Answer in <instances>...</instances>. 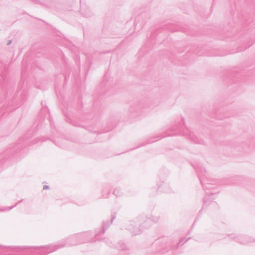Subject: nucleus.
Segmentation results:
<instances>
[{
  "mask_svg": "<svg viewBox=\"0 0 255 255\" xmlns=\"http://www.w3.org/2000/svg\"><path fill=\"white\" fill-rule=\"evenodd\" d=\"M236 241L242 244H246L250 242L247 240V238L244 236H239L236 239Z\"/></svg>",
  "mask_w": 255,
  "mask_h": 255,
  "instance_id": "obj_2",
  "label": "nucleus"
},
{
  "mask_svg": "<svg viewBox=\"0 0 255 255\" xmlns=\"http://www.w3.org/2000/svg\"><path fill=\"white\" fill-rule=\"evenodd\" d=\"M194 134L193 133H190V135H189L188 137L191 138L192 140H194Z\"/></svg>",
  "mask_w": 255,
  "mask_h": 255,
  "instance_id": "obj_5",
  "label": "nucleus"
},
{
  "mask_svg": "<svg viewBox=\"0 0 255 255\" xmlns=\"http://www.w3.org/2000/svg\"><path fill=\"white\" fill-rule=\"evenodd\" d=\"M83 236V235L80 234L75 235L68 239V245H75L78 243H81L82 242L77 241L79 239L81 238Z\"/></svg>",
  "mask_w": 255,
  "mask_h": 255,
  "instance_id": "obj_1",
  "label": "nucleus"
},
{
  "mask_svg": "<svg viewBox=\"0 0 255 255\" xmlns=\"http://www.w3.org/2000/svg\"><path fill=\"white\" fill-rule=\"evenodd\" d=\"M154 142V140L151 141L150 142Z\"/></svg>",
  "mask_w": 255,
  "mask_h": 255,
  "instance_id": "obj_8",
  "label": "nucleus"
},
{
  "mask_svg": "<svg viewBox=\"0 0 255 255\" xmlns=\"http://www.w3.org/2000/svg\"><path fill=\"white\" fill-rule=\"evenodd\" d=\"M154 142V140L151 141L150 142Z\"/></svg>",
  "mask_w": 255,
  "mask_h": 255,
  "instance_id": "obj_9",
  "label": "nucleus"
},
{
  "mask_svg": "<svg viewBox=\"0 0 255 255\" xmlns=\"http://www.w3.org/2000/svg\"><path fill=\"white\" fill-rule=\"evenodd\" d=\"M48 188H49V187L47 185H45V186H43V189L44 190L47 189Z\"/></svg>",
  "mask_w": 255,
  "mask_h": 255,
  "instance_id": "obj_6",
  "label": "nucleus"
},
{
  "mask_svg": "<svg viewBox=\"0 0 255 255\" xmlns=\"http://www.w3.org/2000/svg\"><path fill=\"white\" fill-rule=\"evenodd\" d=\"M114 194L116 196H120V190L119 189H115L114 191Z\"/></svg>",
  "mask_w": 255,
  "mask_h": 255,
  "instance_id": "obj_4",
  "label": "nucleus"
},
{
  "mask_svg": "<svg viewBox=\"0 0 255 255\" xmlns=\"http://www.w3.org/2000/svg\"><path fill=\"white\" fill-rule=\"evenodd\" d=\"M204 202H206V198H205V199H204Z\"/></svg>",
  "mask_w": 255,
  "mask_h": 255,
  "instance_id": "obj_7",
  "label": "nucleus"
},
{
  "mask_svg": "<svg viewBox=\"0 0 255 255\" xmlns=\"http://www.w3.org/2000/svg\"><path fill=\"white\" fill-rule=\"evenodd\" d=\"M51 246L45 247H33V248L36 250H39L41 248H45L46 249H49L50 251L48 252V253H49L51 252L54 251L55 250H56L57 249V248H55V247H53L52 249H51Z\"/></svg>",
  "mask_w": 255,
  "mask_h": 255,
  "instance_id": "obj_3",
  "label": "nucleus"
}]
</instances>
